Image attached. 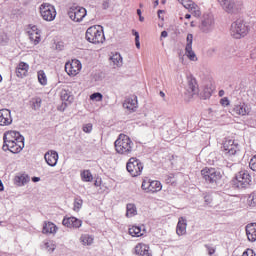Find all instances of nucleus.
<instances>
[{
	"mask_svg": "<svg viewBox=\"0 0 256 256\" xmlns=\"http://www.w3.org/2000/svg\"><path fill=\"white\" fill-rule=\"evenodd\" d=\"M114 147L118 155H131L135 151V143L125 134H120L114 142Z\"/></svg>",
	"mask_w": 256,
	"mask_h": 256,
	"instance_id": "1",
	"label": "nucleus"
},
{
	"mask_svg": "<svg viewBox=\"0 0 256 256\" xmlns=\"http://www.w3.org/2000/svg\"><path fill=\"white\" fill-rule=\"evenodd\" d=\"M86 40L94 45H103L105 43V32L100 25H94L87 29Z\"/></svg>",
	"mask_w": 256,
	"mask_h": 256,
	"instance_id": "2",
	"label": "nucleus"
},
{
	"mask_svg": "<svg viewBox=\"0 0 256 256\" xmlns=\"http://www.w3.org/2000/svg\"><path fill=\"white\" fill-rule=\"evenodd\" d=\"M231 183L236 189H247L252 183L251 174L247 170H240L232 178Z\"/></svg>",
	"mask_w": 256,
	"mask_h": 256,
	"instance_id": "3",
	"label": "nucleus"
},
{
	"mask_svg": "<svg viewBox=\"0 0 256 256\" xmlns=\"http://www.w3.org/2000/svg\"><path fill=\"white\" fill-rule=\"evenodd\" d=\"M249 34V25L243 20H236L231 25L230 35L234 39H242Z\"/></svg>",
	"mask_w": 256,
	"mask_h": 256,
	"instance_id": "4",
	"label": "nucleus"
},
{
	"mask_svg": "<svg viewBox=\"0 0 256 256\" xmlns=\"http://www.w3.org/2000/svg\"><path fill=\"white\" fill-rule=\"evenodd\" d=\"M221 151L227 157H235V155H239L241 149L239 148V144L233 139L225 138L222 143Z\"/></svg>",
	"mask_w": 256,
	"mask_h": 256,
	"instance_id": "5",
	"label": "nucleus"
},
{
	"mask_svg": "<svg viewBox=\"0 0 256 256\" xmlns=\"http://www.w3.org/2000/svg\"><path fill=\"white\" fill-rule=\"evenodd\" d=\"M126 169L131 177H139L143 173L144 166L141 160L131 157L126 164Z\"/></svg>",
	"mask_w": 256,
	"mask_h": 256,
	"instance_id": "6",
	"label": "nucleus"
},
{
	"mask_svg": "<svg viewBox=\"0 0 256 256\" xmlns=\"http://www.w3.org/2000/svg\"><path fill=\"white\" fill-rule=\"evenodd\" d=\"M40 15L44 21H55L57 10L49 3H43L39 7Z\"/></svg>",
	"mask_w": 256,
	"mask_h": 256,
	"instance_id": "7",
	"label": "nucleus"
},
{
	"mask_svg": "<svg viewBox=\"0 0 256 256\" xmlns=\"http://www.w3.org/2000/svg\"><path fill=\"white\" fill-rule=\"evenodd\" d=\"M201 176L206 183H217L222 177L219 170L209 167H205L201 170Z\"/></svg>",
	"mask_w": 256,
	"mask_h": 256,
	"instance_id": "8",
	"label": "nucleus"
},
{
	"mask_svg": "<svg viewBox=\"0 0 256 256\" xmlns=\"http://www.w3.org/2000/svg\"><path fill=\"white\" fill-rule=\"evenodd\" d=\"M141 189L146 193H159L163 189V185L159 180L144 179L142 181Z\"/></svg>",
	"mask_w": 256,
	"mask_h": 256,
	"instance_id": "9",
	"label": "nucleus"
},
{
	"mask_svg": "<svg viewBox=\"0 0 256 256\" xmlns=\"http://www.w3.org/2000/svg\"><path fill=\"white\" fill-rule=\"evenodd\" d=\"M81 69H83V64L78 59H72L65 64V71L69 77H77L81 73Z\"/></svg>",
	"mask_w": 256,
	"mask_h": 256,
	"instance_id": "10",
	"label": "nucleus"
},
{
	"mask_svg": "<svg viewBox=\"0 0 256 256\" xmlns=\"http://www.w3.org/2000/svg\"><path fill=\"white\" fill-rule=\"evenodd\" d=\"M68 15L72 21L79 23L80 21H83V19H85V16L87 15V10L83 7L73 6L69 9Z\"/></svg>",
	"mask_w": 256,
	"mask_h": 256,
	"instance_id": "11",
	"label": "nucleus"
},
{
	"mask_svg": "<svg viewBox=\"0 0 256 256\" xmlns=\"http://www.w3.org/2000/svg\"><path fill=\"white\" fill-rule=\"evenodd\" d=\"M178 2L181 3V5H183V7L194 17H199L201 15V8L193 0H178Z\"/></svg>",
	"mask_w": 256,
	"mask_h": 256,
	"instance_id": "12",
	"label": "nucleus"
},
{
	"mask_svg": "<svg viewBox=\"0 0 256 256\" xmlns=\"http://www.w3.org/2000/svg\"><path fill=\"white\" fill-rule=\"evenodd\" d=\"M3 141H4V145L5 144H9L11 145L14 142H19V141H25V138H23V136L21 135V133H19L18 131H7L6 133H4L3 135Z\"/></svg>",
	"mask_w": 256,
	"mask_h": 256,
	"instance_id": "13",
	"label": "nucleus"
},
{
	"mask_svg": "<svg viewBox=\"0 0 256 256\" xmlns=\"http://www.w3.org/2000/svg\"><path fill=\"white\" fill-rule=\"evenodd\" d=\"M28 35L33 45H39L41 43V30L36 25L28 26Z\"/></svg>",
	"mask_w": 256,
	"mask_h": 256,
	"instance_id": "14",
	"label": "nucleus"
},
{
	"mask_svg": "<svg viewBox=\"0 0 256 256\" xmlns=\"http://www.w3.org/2000/svg\"><path fill=\"white\" fill-rule=\"evenodd\" d=\"M232 115H238L240 117H245L251 114V108L246 103H240L234 105L231 110Z\"/></svg>",
	"mask_w": 256,
	"mask_h": 256,
	"instance_id": "15",
	"label": "nucleus"
},
{
	"mask_svg": "<svg viewBox=\"0 0 256 256\" xmlns=\"http://www.w3.org/2000/svg\"><path fill=\"white\" fill-rule=\"evenodd\" d=\"M23 147H25L24 141H16L11 144H3V151H10V153H21L23 151Z\"/></svg>",
	"mask_w": 256,
	"mask_h": 256,
	"instance_id": "16",
	"label": "nucleus"
},
{
	"mask_svg": "<svg viewBox=\"0 0 256 256\" xmlns=\"http://www.w3.org/2000/svg\"><path fill=\"white\" fill-rule=\"evenodd\" d=\"M13 123V117L11 116V110L1 109L0 110V127H8Z\"/></svg>",
	"mask_w": 256,
	"mask_h": 256,
	"instance_id": "17",
	"label": "nucleus"
},
{
	"mask_svg": "<svg viewBox=\"0 0 256 256\" xmlns=\"http://www.w3.org/2000/svg\"><path fill=\"white\" fill-rule=\"evenodd\" d=\"M16 77L19 79H24V77H27L29 75V65L27 62H19L15 68Z\"/></svg>",
	"mask_w": 256,
	"mask_h": 256,
	"instance_id": "18",
	"label": "nucleus"
},
{
	"mask_svg": "<svg viewBox=\"0 0 256 256\" xmlns=\"http://www.w3.org/2000/svg\"><path fill=\"white\" fill-rule=\"evenodd\" d=\"M62 225H64V227H68L69 229H79V227H81L82 222L81 220L77 219L76 217H64L63 221H62Z\"/></svg>",
	"mask_w": 256,
	"mask_h": 256,
	"instance_id": "19",
	"label": "nucleus"
},
{
	"mask_svg": "<svg viewBox=\"0 0 256 256\" xmlns=\"http://www.w3.org/2000/svg\"><path fill=\"white\" fill-rule=\"evenodd\" d=\"M187 93H189L190 97L199 94V84H197V79L193 76L188 78Z\"/></svg>",
	"mask_w": 256,
	"mask_h": 256,
	"instance_id": "20",
	"label": "nucleus"
},
{
	"mask_svg": "<svg viewBox=\"0 0 256 256\" xmlns=\"http://www.w3.org/2000/svg\"><path fill=\"white\" fill-rule=\"evenodd\" d=\"M135 254L139 256H153L148 244L138 243L134 248Z\"/></svg>",
	"mask_w": 256,
	"mask_h": 256,
	"instance_id": "21",
	"label": "nucleus"
},
{
	"mask_svg": "<svg viewBox=\"0 0 256 256\" xmlns=\"http://www.w3.org/2000/svg\"><path fill=\"white\" fill-rule=\"evenodd\" d=\"M44 159L50 167H55L59 161V154L56 151L50 150L44 155Z\"/></svg>",
	"mask_w": 256,
	"mask_h": 256,
	"instance_id": "22",
	"label": "nucleus"
},
{
	"mask_svg": "<svg viewBox=\"0 0 256 256\" xmlns=\"http://www.w3.org/2000/svg\"><path fill=\"white\" fill-rule=\"evenodd\" d=\"M138 101L137 96L133 95L128 98L123 103L124 109H127L128 111H135L137 109Z\"/></svg>",
	"mask_w": 256,
	"mask_h": 256,
	"instance_id": "23",
	"label": "nucleus"
},
{
	"mask_svg": "<svg viewBox=\"0 0 256 256\" xmlns=\"http://www.w3.org/2000/svg\"><path fill=\"white\" fill-rule=\"evenodd\" d=\"M57 225L53 222L45 221L42 228L44 235H55L57 233Z\"/></svg>",
	"mask_w": 256,
	"mask_h": 256,
	"instance_id": "24",
	"label": "nucleus"
},
{
	"mask_svg": "<svg viewBox=\"0 0 256 256\" xmlns=\"http://www.w3.org/2000/svg\"><path fill=\"white\" fill-rule=\"evenodd\" d=\"M219 5L222 7L226 13H233L235 11V1L234 0H217Z\"/></svg>",
	"mask_w": 256,
	"mask_h": 256,
	"instance_id": "25",
	"label": "nucleus"
},
{
	"mask_svg": "<svg viewBox=\"0 0 256 256\" xmlns=\"http://www.w3.org/2000/svg\"><path fill=\"white\" fill-rule=\"evenodd\" d=\"M246 235L248 241L254 243L256 240V223H250L246 226Z\"/></svg>",
	"mask_w": 256,
	"mask_h": 256,
	"instance_id": "26",
	"label": "nucleus"
},
{
	"mask_svg": "<svg viewBox=\"0 0 256 256\" xmlns=\"http://www.w3.org/2000/svg\"><path fill=\"white\" fill-rule=\"evenodd\" d=\"M176 233L181 237V235H185L187 233V220L185 218L180 217L176 226Z\"/></svg>",
	"mask_w": 256,
	"mask_h": 256,
	"instance_id": "27",
	"label": "nucleus"
},
{
	"mask_svg": "<svg viewBox=\"0 0 256 256\" xmlns=\"http://www.w3.org/2000/svg\"><path fill=\"white\" fill-rule=\"evenodd\" d=\"M41 105H43V99L39 96H34L29 101V107L33 111H39L41 109Z\"/></svg>",
	"mask_w": 256,
	"mask_h": 256,
	"instance_id": "28",
	"label": "nucleus"
},
{
	"mask_svg": "<svg viewBox=\"0 0 256 256\" xmlns=\"http://www.w3.org/2000/svg\"><path fill=\"white\" fill-rule=\"evenodd\" d=\"M80 177L84 183H91V181H93V174L91 173V170H82L80 172Z\"/></svg>",
	"mask_w": 256,
	"mask_h": 256,
	"instance_id": "29",
	"label": "nucleus"
},
{
	"mask_svg": "<svg viewBox=\"0 0 256 256\" xmlns=\"http://www.w3.org/2000/svg\"><path fill=\"white\" fill-rule=\"evenodd\" d=\"M128 233L129 235H131V237H143V233L141 232V227L140 226H131L128 229Z\"/></svg>",
	"mask_w": 256,
	"mask_h": 256,
	"instance_id": "30",
	"label": "nucleus"
},
{
	"mask_svg": "<svg viewBox=\"0 0 256 256\" xmlns=\"http://www.w3.org/2000/svg\"><path fill=\"white\" fill-rule=\"evenodd\" d=\"M137 215V206L135 204H127L126 206V217L131 218Z\"/></svg>",
	"mask_w": 256,
	"mask_h": 256,
	"instance_id": "31",
	"label": "nucleus"
},
{
	"mask_svg": "<svg viewBox=\"0 0 256 256\" xmlns=\"http://www.w3.org/2000/svg\"><path fill=\"white\" fill-rule=\"evenodd\" d=\"M212 25H213V19H211V18L204 19L200 26L201 31H203V33H207V31H209V29H211Z\"/></svg>",
	"mask_w": 256,
	"mask_h": 256,
	"instance_id": "32",
	"label": "nucleus"
},
{
	"mask_svg": "<svg viewBox=\"0 0 256 256\" xmlns=\"http://www.w3.org/2000/svg\"><path fill=\"white\" fill-rule=\"evenodd\" d=\"M110 60L112 61L115 67H121V65H123V57H121V54L119 53L113 54L110 57Z\"/></svg>",
	"mask_w": 256,
	"mask_h": 256,
	"instance_id": "33",
	"label": "nucleus"
},
{
	"mask_svg": "<svg viewBox=\"0 0 256 256\" xmlns=\"http://www.w3.org/2000/svg\"><path fill=\"white\" fill-rule=\"evenodd\" d=\"M93 241H95V238L89 234H83L80 237V243H82V245H93Z\"/></svg>",
	"mask_w": 256,
	"mask_h": 256,
	"instance_id": "34",
	"label": "nucleus"
},
{
	"mask_svg": "<svg viewBox=\"0 0 256 256\" xmlns=\"http://www.w3.org/2000/svg\"><path fill=\"white\" fill-rule=\"evenodd\" d=\"M185 53H186V57H188L190 61H197V55L193 51V46H186Z\"/></svg>",
	"mask_w": 256,
	"mask_h": 256,
	"instance_id": "35",
	"label": "nucleus"
},
{
	"mask_svg": "<svg viewBox=\"0 0 256 256\" xmlns=\"http://www.w3.org/2000/svg\"><path fill=\"white\" fill-rule=\"evenodd\" d=\"M37 77H38V83H40V85H47V74H45V71L40 70L37 72Z\"/></svg>",
	"mask_w": 256,
	"mask_h": 256,
	"instance_id": "36",
	"label": "nucleus"
},
{
	"mask_svg": "<svg viewBox=\"0 0 256 256\" xmlns=\"http://www.w3.org/2000/svg\"><path fill=\"white\" fill-rule=\"evenodd\" d=\"M83 207V199L75 198L74 200V211H79Z\"/></svg>",
	"mask_w": 256,
	"mask_h": 256,
	"instance_id": "37",
	"label": "nucleus"
},
{
	"mask_svg": "<svg viewBox=\"0 0 256 256\" xmlns=\"http://www.w3.org/2000/svg\"><path fill=\"white\" fill-rule=\"evenodd\" d=\"M60 99L62 101H68L70 103V99H71V95L69 94V92L67 90H62L60 93Z\"/></svg>",
	"mask_w": 256,
	"mask_h": 256,
	"instance_id": "38",
	"label": "nucleus"
},
{
	"mask_svg": "<svg viewBox=\"0 0 256 256\" xmlns=\"http://www.w3.org/2000/svg\"><path fill=\"white\" fill-rule=\"evenodd\" d=\"M90 99L91 101H98V102L103 101V94L99 92H95L90 95Z\"/></svg>",
	"mask_w": 256,
	"mask_h": 256,
	"instance_id": "39",
	"label": "nucleus"
},
{
	"mask_svg": "<svg viewBox=\"0 0 256 256\" xmlns=\"http://www.w3.org/2000/svg\"><path fill=\"white\" fill-rule=\"evenodd\" d=\"M248 205L250 207H256V192L250 194L248 198Z\"/></svg>",
	"mask_w": 256,
	"mask_h": 256,
	"instance_id": "40",
	"label": "nucleus"
},
{
	"mask_svg": "<svg viewBox=\"0 0 256 256\" xmlns=\"http://www.w3.org/2000/svg\"><path fill=\"white\" fill-rule=\"evenodd\" d=\"M249 167L252 171H256V155H254L249 162Z\"/></svg>",
	"mask_w": 256,
	"mask_h": 256,
	"instance_id": "41",
	"label": "nucleus"
},
{
	"mask_svg": "<svg viewBox=\"0 0 256 256\" xmlns=\"http://www.w3.org/2000/svg\"><path fill=\"white\" fill-rule=\"evenodd\" d=\"M82 130L84 131V133H91L93 131V124L91 123L85 124Z\"/></svg>",
	"mask_w": 256,
	"mask_h": 256,
	"instance_id": "42",
	"label": "nucleus"
},
{
	"mask_svg": "<svg viewBox=\"0 0 256 256\" xmlns=\"http://www.w3.org/2000/svg\"><path fill=\"white\" fill-rule=\"evenodd\" d=\"M186 41V47H193V34H188Z\"/></svg>",
	"mask_w": 256,
	"mask_h": 256,
	"instance_id": "43",
	"label": "nucleus"
},
{
	"mask_svg": "<svg viewBox=\"0 0 256 256\" xmlns=\"http://www.w3.org/2000/svg\"><path fill=\"white\" fill-rule=\"evenodd\" d=\"M231 104V102L229 101V98L224 97L220 100V105H222V107H229V105Z\"/></svg>",
	"mask_w": 256,
	"mask_h": 256,
	"instance_id": "44",
	"label": "nucleus"
},
{
	"mask_svg": "<svg viewBox=\"0 0 256 256\" xmlns=\"http://www.w3.org/2000/svg\"><path fill=\"white\" fill-rule=\"evenodd\" d=\"M242 256H256V254L253 249L248 248L243 252Z\"/></svg>",
	"mask_w": 256,
	"mask_h": 256,
	"instance_id": "45",
	"label": "nucleus"
},
{
	"mask_svg": "<svg viewBox=\"0 0 256 256\" xmlns=\"http://www.w3.org/2000/svg\"><path fill=\"white\" fill-rule=\"evenodd\" d=\"M134 36L137 49H141V43L139 42V32H134Z\"/></svg>",
	"mask_w": 256,
	"mask_h": 256,
	"instance_id": "46",
	"label": "nucleus"
},
{
	"mask_svg": "<svg viewBox=\"0 0 256 256\" xmlns=\"http://www.w3.org/2000/svg\"><path fill=\"white\" fill-rule=\"evenodd\" d=\"M204 201H205L206 205H211V203L213 202V198L210 195H206L204 197Z\"/></svg>",
	"mask_w": 256,
	"mask_h": 256,
	"instance_id": "47",
	"label": "nucleus"
},
{
	"mask_svg": "<svg viewBox=\"0 0 256 256\" xmlns=\"http://www.w3.org/2000/svg\"><path fill=\"white\" fill-rule=\"evenodd\" d=\"M45 247H46V249H49V247H50V250L51 251H55V245H53V243H51V242H45Z\"/></svg>",
	"mask_w": 256,
	"mask_h": 256,
	"instance_id": "48",
	"label": "nucleus"
},
{
	"mask_svg": "<svg viewBox=\"0 0 256 256\" xmlns=\"http://www.w3.org/2000/svg\"><path fill=\"white\" fill-rule=\"evenodd\" d=\"M206 249H207L209 255H214L215 248H213L211 246H206Z\"/></svg>",
	"mask_w": 256,
	"mask_h": 256,
	"instance_id": "49",
	"label": "nucleus"
},
{
	"mask_svg": "<svg viewBox=\"0 0 256 256\" xmlns=\"http://www.w3.org/2000/svg\"><path fill=\"white\" fill-rule=\"evenodd\" d=\"M32 181H33L34 183H37L38 181H41V178H39V177H33V178H32Z\"/></svg>",
	"mask_w": 256,
	"mask_h": 256,
	"instance_id": "50",
	"label": "nucleus"
},
{
	"mask_svg": "<svg viewBox=\"0 0 256 256\" xmlns=\"http://www.w3.org/2000/svg\"><path fill=\"white\" fill-rule=\"evenodd\" d=\"M167 35H168L167 31H162L161 32V37L165 38V37H167Z\"/></svg>",
	"mask_w": 256,
	"mask_h": 256,
	"instance_id": "51",
	"label": "nucleus"
},
{
	"mask_svg": "<svg viewBox=\"0 0 256 256\" xmlns=\"http://www.w3.org/2000/svg\"><path fill=\"white\" fill-rule=\"evenodd\" d=\"M218 95H219V97H223V95H225V91L224 90H220Z\"/></svg>",
	"mask_w": 256,
	"mask_h": 256,
	"instance_id": "52",
	"label": "nucleus"
},
{
	"mask_svg": "<svg viewBox=\"0 0 256 256\" xmlns=\"http://www.w3.org/2000/svg\"><path fill=\"white\" fill-rule=\"evenodd\" d=\"M5 187L3 186V182L0 180V191H3Z\"/></svg>",
	"mask_w": 256,
	"mask_h": 256,
	"instance_id": "53",
	"label": "nucleus"
},
{
	"mask_svg": "<svg viewBox=\"0 0 256 256\" xmlns=\"http://www.w3.org/2000/svg\"><path fill=\"white\" fill-rule=\"evenodd\" d=\"M103 7H104V9H107V7H109V2H104Z\"/></svg>",
	"mask_w": 256,
	"mask_h": 256,
	"instance_id": "54",
	"label": "nucleus"
},
{
	"mask_svg": "<svg viewBox=\"0 0 256 256\" xmlns=\"http://www.w3.org/2000/svg\"><path fill=\"white\" fill-rule=\"evenodd\" d=\"M137 15L138 17H141V9H137Z\"/></svg>",
	"mask_w": 256,
	"mask_h": 256,
	"instance_id": "55",
	"label": "nucleus"
},
{
	"mask_svg": "<svg viewBox=\"0 0 256 256\" xmlns=\"http://www.w3.org/2000/svg\"><path fill=\"white\" fill-rule=\"evenodd\" d=\"M160 96H162V98L165 99V93L163 91H160Z\"/></svg>",
	"mask_w": 256,
	"mask_h": 256,
	"instance_id": "56",
	"label": "nucleus"
},
{
	"mask_svg": "<svg viewBox=\"0 0 256 256\" xmlns=\"http://www.w3.org/2000/svg\"><path fill=\"white\" fill-rule=\"evenodd\" d=\"M139 21L143 22V21H145V18L142 16H139Z\"/></svg>",
	"mask_w": 256,
	"mask_h": 256,
	"instance_id": "57",
	"label": "nucleus"
},
{
	"mask_svg": "<svg viewBox=\"0 0 256 256\" xmlns=\"http://www.w3.org/2000/svg\"><path fill=\"white\" fill-rule=\"evenodd\" d=\"M191 17V14H186L185 19H189Z\"/></svg>",
	"mask_w": 256,
	"mask_h": 256,
	"instance_id": "58",
	"label": "nucleus"
},
{
	"mask_svg": "<svg viewBox=\"0 0 256 256\" xmlns=\"http://www.w3.org/2000/svg\"><path fill=\"white\" fill-rule=\"evenodd\" d=\"M190 25H191V27H195V23L194 22H191Z\"/></svg>",
	"mask_w": 256,
	"mask_h": 256,
	"instance_id": "59",
	"label": "nucleus"
},
{
	"mask_svg": "<svg viewBox=\"0 0 256 256\" xmlns=\"http://www.w3.org/2000/svg\"><path fill=\"white\" fill-rule=\"evenodd\" d=\"M1 81H3V77H1V75H0V83H1Z\"/></svg>",
	"mask_w": 256,
	"mask_h": 256,
	"instance_id": "60",
	"label": "nucleus"
},
{
	"mask_svg": "<svg viewBox=\"0 0 256 256\" xmlns=\"http://www.w3.org/2000/svg\"><path fill=\"white\" fill-rule=\"evenodd\" d=\"M156 5H159V1H156Z\"/></svg>",
	"mask_w": 256,
	"mask_h": 256,
	"instance_id": "61",
	"label": "nucleus"
},
{
	"mask_svg": "<svg viewBox=\"0 0 256 256\" xmlns=\"http://www.w3.org/2000/svg\"><path fill=\"white\" fill-rule=\"evenodd\" d=\"M158 13H161V10H159Z\"/></svg>",
	"mask_w": 256,
	"mask_h": 256,
	"instance_id": "62",
	"label": "nucleus"
},
{
	"mask_svg": "<svg viewBox=\"0 0 256 256\" xmlns=\"http://www.w3.org/2000/svg\"><path fill=\"white\" fill-rule=\"evenodd\" d=\"M185 25H189V24L186 22Z\"/></svg>",
	"mask_w": 256,
	"mask_h": 256,
	"instance_id": "63",
	"label": "nucleus"
}]
</instances>
